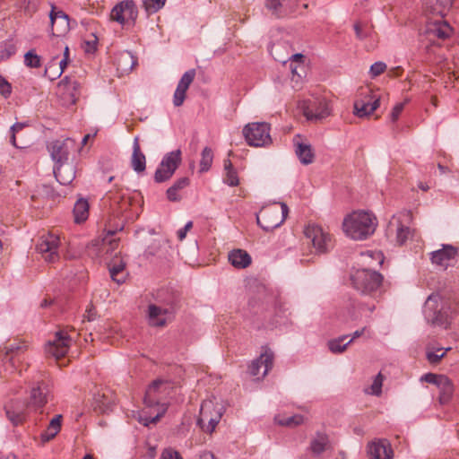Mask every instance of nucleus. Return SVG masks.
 Here are the masks:
<instances>
[{
    "label": "nucleus",
    "mask_w": 459,
    "mask_h": 459,
    "mask_svg": "<svg viewBox=\"0 0 459 459\" xmlns=\"http://www.w3.org/2000/svg\"><path fill=\"white\" fill-rule=\"evenodd\" d=\"M224 183L230 186H237L239 184L238 173L230 160H224Z\"/></svg>",
    "instance_id": "obj_42"
},
{
    "label": "nucleus",
    "mask_w": 459,
    "mask_h": 459,
    "mask_svg": "<svg viewBox=\"0 0 459 459\" xmlns=\"http://www.w3.org/2000/svg\"><path fill=\"white\" fill-rule=\"evenodd\" d=\"M288 213L289 208L286 204H273L260 210L256 215V221L264 230L272 231L284 222Z\"/></svg>",
    "instance_id": "obj_5"
},
{
    "label": "nucleus",
    "mask_w": 459,
    "mask_h": 459,
    "mask_svg": "<svg viewBox=\"0 0 459 459\" xmlns=\"http://www.w3.org/2000/svg\"><path fill=\"white\" fill-rule=\"evenodd\" d=\"M49 18L53 35L61 36L69 30V17L63 11L56 10L55 6H52Z\"/></svg>",
    "instance_id": "obj_26"
},
{
    "label": "nucleus",
    "mask_w": 459,
    "mask_h": 459,
    "mask_svg": "<svg viewBox=\"0 0 459 459\" xmlns=\"http://www.w3.org/2000/svg\"><path fill=\"white\" fill-rule=\"evenodd\" d=\"M0 48H4V50H1V54H0V56H1L2 58H4V57L8 58V57H10L12 55H13V54H14V52H15V48H14V46H13V45H12V44H8V45H7V44H4V46H2V47H0Z\"/></svg>",
    "instance_id": "obj_62"
},
{
    "label": "nucleus",
    "mask_w": 459,
    "mask_h": 459,
    "mask_svg": "<svg viewBox=\"0 0 459 459\" xmlns=\"http://www.w3.org/2000/svg\"><path fill=\"white\" fill-rule=\"evenodd\" d=\"M270 125L265 122L249 123L243 128V134L248 145L265 147L271 144Z\"/></svg>",
    "instance_id": "obj_9"
},
{
    "label": "nucleus",
    "mask_w": 459,
    "mask_h": 459,
    "mask_svg": "<svg viewBox=\"0 0 459 459\" xmlns=\"http://www.w3.org/2000/svg\"><path fill=\"white\" fill-rule=\"evenodd\" d=\"M433 264L446 268L452 260L458 255V248L452 245L443 244L438 250L429 254Z\"/></svg>",
    "instance_id": "obj_21"
},
{
    "label": "nucleus",
    "mask_w": 459,
    "mask_h": 459,
    "mask_svg": "<svg viewBox=\"0 0 459 459\" xmlns=\"http://www.w3.org/2000/svg\"><path fill=\"white\" fill-rule=\"evenodd\" d=\"M168 410V404H161V409L158 408L157 412L154 416H148L145 412L139 415V422L145 427H149L151 424H156L160 418L166 413Z\"/></svg>",
    "instance_id": "obj_41"
},
{
    "label": "nucleus",
    "mask_w": 459,
    "mask_h": 459,
    "mask_svg": "<svg viewBox=\"0 0 459 459\" xmlns=\"http://www.w3.org/2000/svg\"><path fill=\"white\" fill-rule=\"evenodd\" d=\"M411 217V212L404 211L394 215L388 223L386 235L389 238L394 237L396 243L399 245L404 244L411 235V229L404 224V222L410 221Z\"/></svg>",
    "instance_id": "obj_10"
},
{
    "label": "nucleus",
    "mask_w": 459,
    "mask_h": 459,
    "mask_svg": "<svg viewBox=\"0 0 459 459\" xmlns=\"http://www.w3.org/2000/svg\"><path fill=\"white\" fill-rule=\"evenodd\" d=\"M377 299V298L376 299H374L372 298V300L369 302H365V301L360 300V301H358L356 304H353L352 305L353 308H358V314H356L355 312H352L351 314V318L352 320H358L362 316H366L367 313L371 314L376 308L375 301Z\"/></svg>",
    "instance_id": "obj_40"
},
{
    "label": "nucleus",
    "mask_w": 459,
    "mask_h": 459,
    "mask_svg": "<svg viewBox=\"0 0 459 459\" xmlns=\"http://www.w3.org/2000/svg\"><path fill=\"white\" fill-rule=\"evenodd\" d=\"M51 398L49 380L46 373L37 372L30 383L28 406L32 410L42 409Z\"/></svg>",
    "instance_id": "obj_6"
},
{
    "label": "nucleus",
    "mask_w": 459,
    "mask_h": 459,
    "mask_svg": "<svg viewBox=\"0 0 459 459\" xmlns=\"http://www.w3.org/2000/svg\"><path fill=\"white\" fill-rule=\"evenodd\" d=\"M423 314L426 321L433 326L446 328L450 324V307L438 294H431L425 301Z\"/></svg>",
    "instance_id": "obj_3"
},
{
    "label": "nucleus",
    "mask_w": 459,
    "mask_h": 459,
    "mask_svg": "<svg viewBox=\"0 0 459 459\" xmlns=\"http://www.w3.org/2000/svg\"><path fill=\"white\" fill-rule=\"evenodd\" d=\"M229 260L236 268H246L251 264V256L242 249L231 251L229 254Z\"/></svg>",
    "instance_id": "obj_36"
},
{
    "label": "nucleus",
    "mask_w": 459,
    "mask_h": 459,
    "mask_svg": "<svg viewBox=\"0 0 459 459\" xmlns=\"http://www.w3.org/2000/svg\"><path fill=\"white\" fill-rule=\"evenodd\" d=\"M106 199L110 202V206L118 213L126 212L131 205V199L126 195L123 187L115 185L113 190L106 195Z\"/></svg>",
    "instance_id": "obj_18"
},
{
    "label": "nucleus",
    "mask_w": 459,
    "mask_h": 459,
    "mask_svg": "<svg viewBox=\"0 0 459 459\" xmlns=\"http://www.w3.org/2000/svg\"><path fill=\"white\" fill-rule=\"evenodd\" d=\"M181 155L180 150H175L164 155L154 174V180L157 183L165 182L174 175L181 163Z\"/></svg>",
    "instance_id": "obj_11"
},
{
    "label": "nucleus",
    "mask_w": 459,
    "mask_h": 459,
    "mask_svg": "<svg viewBox=\"0 0 459 459\" xmlns=\"http://www.w3.org/2000/svg\"><path fill=\"white\" fill-rule=\"evenodd\" d=\"M72 339L67 332L59 330L55 333L54 338L46 343L45 352L58 359L67 354Z\"/></svg>",
    "instance_id": "obj_14"
},
{
    "label": "nucleus",
    "mask_w": 459,
    "mask_h": 459,
    "mask_svg": "<svg viewBox=\"0 0 459 459\" xmlns=\"http://www.w3.org/2000/svg\"><path fill=\"white\" fill-rule=\"evenodd\" d=\"M386 69V65L384 62H376L370 67V75L375 78L383 74Z\"/></svg>",
    "instance_id": "obj_57"
},
{
    "label": "nucleus",
    "mask_w": 459,
    "mask_h": 459,
    "mask_svg": "<svg viewBox=\"0 0 459 459\" xmlns=\"http://www.w3.org/2000/svg\"><path fill=\"white\" fill-rule=\"evenodd\" d=\"M24 64L30 68L41 66V57L34 50H30L24 55Z\"/></svg>",
    "instance_id": "obj_49"
},
{
    "label": "nucleus",
    "mask_w": 459,
    "mask_h": 459,
    "mask_svg": "<svg viewBox=\"0 0 459 459\" xmlns=\"http://www.w3.org/2000/svg\"><path fill=\"white\" fill-rule=\"evenodd\" d=\"M58 432V429H51V427L48 426L47 429L40 435L42 443L50 441L57 435Z\"/></svg>",
    "instance_id": "obj_59"
},
{
    "label": "nucleus",
    "mask_w": 459,
    "mask_h": 459,
    "mask_svg": "<svg viewBox=\"0 0 459 459\" xmlns=\"http://www.w3.org/2000/svg\"><path fill=\"white\" fill-rule=\"evenodd\" d=\"M303 113L308 120H321L331 115V108L325 99H316L304 107Z\"/></svg>",
    "instance_id": "obj_17"
},
{
    "label": "nucleus",
    "mask_w": 459,
    "mask_h": 459,
    "mask_svg": "<svg viewBox=\"0 0 459 459\" xmlns=\"http://www.w3.org/2000/svg\"><path fill=\"white\" fill-rule=\"evenodd\" d=\"M332 444L329 436L323 431H317L311 437L309 442L308 450L315 456H319L323 453L331 450Z\"/></svg>",
    "instance_id": "obj_27"
},
{
    "label": "nucleus",
    "mask_w": 459,
    "mask_h": 459,
    "mask_svg": "<svg viewBox=\"0 0 459 459\" xmlns=\"http://www.w3.org/2000/svg\"><path fill=\"white\" fill-rule=\"evenodd\" d=\"M290 69L291 71V74H292V81L295 80V78L297 77L296 79V82H298L300 79H301V74H300V71H304V66L302 64H292V63H290Z\"/></svg>",
    "instance_id": "obj_61"
},
{
    "label": "nucleus",
    "mask_w": 459,
    "mask_h": 459,
    "mask_svg": "<svg viewBox=\"0 0 459 459\" xmlns=\"http://www.w3.org/2000/svg\"><path fill=\"white\" fill-rule=\"evenodd\" d=\"M222 413L223 408L221 404L215 403L212 400H205L201 404L197 424L204 431L212 433L219 423Z\"/></svg>",
    "instance_id": "obj_7"
},
{
    "label": "nucleus",
    "mask_w": 459,
    "mask_h": 459,
    "mask_svg": "<svg viewBox=\"0 0 459 459\" xmlns=\"http://www.w3.org/2000/svg\"><path fill=\"white\" fill-rule=\"evenodd\" d=\"M114 232L108 231L102 239V249L108 254L115 251L118 247V241L113 238Z\"/></svg>",
    "instance_id": "obj_48"
},
{
    "label": "nucleus",
    "mask_w": 459,
    "mask_h": 459,
    "mask_svg": "<svg viewBox=\"0 0 459 459\" xmlns=\"http://www.w3.org/2000/svg\"><path fill=\"white\" fill-rule=\"evenodd\" d=\"M273 352L270 349L264 348L260 357L253 360L252 363L250 364L249 374L253 377H257V378H259L260 369L261 368H264V371L261 375L262 377H264L273 368Z\"/></svg>",
    "instance_id": "obj_20"
},
{
    "label": "nucleus",
    "mask_w": 459,
    "mask_h": 459,
    "mask_svg": "<svg viewBox=\"0 0 459 459\" xmlns=\"http://www.w3.org/2000/svg\"><path fill=\"white\" fill-rule=\"evenodd\" d=\"M173 317L170 306L161 301L150 303L146 310L148 324L154 327H164Z\"/></svg>",
    "instance_id": "obj_12"
},
{
    "label": "nucleus",
    "mask_w": 459,
    "mask_h": 459,
    "mask_svg": "<svg viewBox=\"0 0 459 459\" xmlns=\"http://www.w3.org/2000/svg\"><path fill=\"white\" fill-rule=\"evenodd\" d=\"M354 30L357 38L359 39H363L370 35L372 29L367 23L356 22L354 24Z\"/></svg>",
    "instance_id": "obj_52"
},
{
    "label": "nucleus",
    "mask_w": 459,
    "mask_h": 459,
    "mask_svg": "<svg viewBox=\"0 0 459 459\" xmlns=\"http://www.w3.org/2000/svg\"><path fill=\"white\" fill-rule=\"evenodd\" d=\"M361 257L363 259L364 264H368L369 266H373L368 260L376 259L377 260V264H381L383 263V255L380 252L374 251H366L361 253Z\"/></svg>",
    "instance_id": "obj_54"
},
{
    "label": "nucleus",
    "mask_w": 459,
    "mask_h": 459,
    "mask_svg": "<svg viewBox=\"0 0 459 459\" xmlns=\"http://www.w3.org/2000/svg\"><path fill=\"white\" fill-rule=\"evenodd\" d=\"M379 107V99L368 96V100H358L354 102V114L359 117H368Z\"/></svg>",
    "instance_id": "obj_32"
},
{
    "label": "nucleus",
    "mask_w": 459,
    "mask_h": 459,
    "mask_svg": "<svg viewBox=\"0 0 459 459\" xmlns=\"http://www.w3.org/2000/svg\"><path fill=\"white\" fill-rule=\"evenodd\" d=\"M213 160V152L210 147H205L201 153L200 169L201 173L206 172L212 167Z\"/></svg>",
    "instance_id": "obj_47"
},
{
    "label": "nucleus",
    "mask_w": 459,
    "mask_h": 459,
    "mask_svg": "<svg viewBox=\"0 0 459 459\" xmlns=\"http://www.w3.org/2000/svg\"><path fill=\"white\" fill-rule=\"evenodd\" d=\"M301 136L294 138L295 152L299 161L304 165L311 164L315 159V152L309 143L299 142Z\"/></svg>",
    "instance_id": "obj_29"
},
{
    "label": "nucleus",
    "mask_w": 459,
    "mask_h": 459,
    "mask_svg": "<svg viewBox=\"0 0 459 459\" xmlns=\"http://www.w3.org/2000/svg\"><path fill=\"white\" fill-rule=\"evenodd\" d=\"M444 377H445V375H437V374H434V373H427V374H424L420 377V381L435 385L437 387L438 385H439V382L442 379H444Z\"/></svg>",
    "instance_id": "obj_55"
},
{
    "label": "nucleus",
    "mask_w": 459,
    "mask_h": 459,
    "mask_svg": "<svg viewBox=\"0 0 459 459\" xmlns=\"http://www.w3.org/2000/svg\"><path fill=\"white\" fill-rule=\"evenodd\" d=\"M178 385L166 379H156L147 388L144 396V403L148 407L157 406L161 409V404L169 403L167 399L173 397Z\"/></svg>",
    "instance_id": "obj_4"
},
{
    "label": "nucleus",
    "mask_w": 459,
    "mask_h": 459,
    "mask_svg": "<svg viewBox=\"0 0 459 459\" xmlns=\"http://www.w3.org/2000/svg\"><path fill=\"white\" fill-rule=\"evenodd\" d=\"M377 218L368 212H354L344 219L343 230L348 237L355 240L366 239L377 228Z\"/></svg>",
    "instance_id": "obj_1"
},
{
    "label": "nucleus",
    "mask_w": 459,
    "mask_h": 459,
    "mask_svg": "<svg viewBox=\"0 0 459 459\" xmlns=\"http://www.w3.org/2000/svg\"><path fill=\"white\" fill-rule=\"evenodd\" d=\"M68 61L66 58L57 60L56 57L53 58L45 68V76L48 77L51 81L58 78L64 73Z\"/></svg>",
    "instance_id": "obj_35"
},
{
    "label": "nucleus",
    "mask_w": 459,
    "mask_h": 459,
    "mask_svg": "<svg viewBox=\"0 0 459 459\" xmlns=\"http://www.w3.org/2000/svg\"><path fill=\"white\" fill-rule=\"evenodd\" d=\"M439 390V402L442 404L449 403V401L452 399L454 394V385L452 381L446 377H444V379H442L439 382V385L437 386Z\"/></svg>",
    "instance_id": "obj_37"
},
{
    "label": "nucleus",
    "mask_w": 459,
    "mask_h": 459,
    "mask_svg": "<svg viewBox=\"0 0 459 459\" xmlns=\"http://www.w3.org/2000/svg\"><path fill=\"white\" fill-rule=\"evenodd\" d=\"M131 166L134 171L140 173L143 172L146 168L145 155L142 152L139 144V137L136 136L133 143V154L131 159Z\"/></svg>",
    "instance_id": "obj_33"
},
{
    "label": "nucleus",
    "mask_w": 459,
    "mask_h": 459,
    "mask_svg": "<svg viewBox=\"0 0 459 459\" xmlns=\"http://www.w3.org/2000/svg\"><path fill=\"white\" fill-rule=\"evenodd\" d=\"M432 12L434 14L444 18L453 5V0H432Z\"/></svg>",
    "instance_id": "obj_46"
},
{
    "label": "nucleus",
    "mask_w": 459,
    "mask_h": 459,
    "mask_svg": "<svg viewBox=\"0 0 459 459\" xmlns=\"http://www.w3.org/2000/svg\"><path fill=\"white\" fill-rule=\"evenodd\" d=\"M54 174L61 185L66 186L75 178V169L73 164L63 162L54 168Z\"/></svg>",
    "instance_id": "obj_31"
},
{
    "label": "nucleus",
    "mask_w": 459,
    "mask_h": 459,
    "mask_svg": "<svg viewBox=\"0 0 459 459\" xmlns=\"http://www.w3.org/2000/svg\"><path fill=\"white\" fill-rule=\"evenodd\" d=\"M304 234L311 242L316 254L328 253L333 247L332 235L317 224H307L304 230Z\"/></svg>",
    "instance_id": "obj_8"
},
{
    "label": "nucleus",
    "mask_w": 459,
    "mask_h": 459,
    "mask_svg": "<svg viewBox=\"0 0 459 459\" xmlns=\"http://www.w3.org/2000/svg\"><path fill=\"white\" fill-rule=\"evenodd\" d=\"M450 350V348H447L445 351H443V349H437L434 351H429L427 353V358L430 363H437L446 354V351Z\"/></svg>",
    "instance_id": "obj_56"
},
{
    "label": "nucleus",
    "mask_w": 459,
    "mask_h": 459,
    "mask_svg": "<svg viewBox=\"0 0 459 459\" xmlns=\"http://www.w3.org/2000/svg\"><path fill=\"white\" fill-rule=\"evenodd\" d=\"M8 420L14 425L18 426L25 420L26 410L31 409L28 406V403L22 400H13L7 403L4 407Z\"/></svg>",
    "instance_id": "obj_23"
},
{
    "label": "nucleus",
    "mask_w": 459,
    "mask_h": 459,
    "mask_svg": "<svg viewBox=\"0 0 459 459\" xmlns=\"http://www.w3.org/2000/svg\"><path fill=\"white\" fill-rule=\"evenodd\" d=\"M369 459H393L394 451L387 439H376L368 445Z\"/></svg>",
    "instance_id": "obj_22"
},
{
    "label": "nucleus",
    "mask_w": 459,
    "mask_h": 459,
    "mask_svg": "<svg viewBox=\"0 0 459 459\" xmlns=\"http://www.w3.org/2000/svg\"><path fill=\"white\" fill-rule=\"evenodd\" d=\"M74 146L73 140L67 138L65 140H56L48 145L51 158L56 164L66 162L70 150Z\"/></svg>",
    "instance_id": "obj_19"
},
{
    "label": "nucleus",
    "mask_w": 459,
    "mask_h": 459,
    "mask_svg": "<svg viewBox=\"0 0 459 459\" xmlns=\"http://www.w3.org/2000/svg\"><path fill=\"white\" fill-rule=\"evenodd\" d=\"M160 459H183V457L178 451L172 448H167L162 451Z\"/></svg>",
    "instance_id": "obj_60"
},
{
    "label": "nucleus",
    "mask_w": 459,
    "mask_h": 459,
    "mask_svg": "<svg viewBox=\"0 0 459 459\" xmlns=\"http://www.w3.org/2000/svg\"><path fill=\"white\" fill-rule=\"evenodd\" d=\"M28 350V345L24 341H17L9 345H6L4 348V356L3 361L5 366H9L11 368V372L16 369V360L19 359V356Z\"/></svg>",
    "instance_id": "obj_24"
},
{
    "label": "nucleus",
    "mask_w": 459,
    "mask_h": 459,
    "mask_svg": "<svg viewBox=\"0 0 459 459\" xmlns=\"http://www.w3.org/2000/svg\"><path fill=\"white\" fill-rule=\"evenodd\" d=\"M25 126H27L26 123H15L11 126L10 143L16 148H25V145H20L16 142V134H19Z\"/></svg>",
    "instance_id": "obj_51"
},
{
    "label": "nucleus",
    "mask_w": 459,
    "mask_h": 459,
    "mask_svg": "<svg viewBox=\"0 0 459 459\" xmlns=\"http://www.w3.org/2000/svg\"><path fill=\"white\" fill-rule=\"evenodd\" d=\"M349 338V335H343L337 339H333L328 342V348L333 353H342L343 352L349 344L352 342V339H349L345 343H343L344 341H346Z\"/></svg>",
    "instance_id": "obj_44"
},
{
    "label": "nucleus",
    "mask_w": 459,
    "mask_h": 459,
    "mask_svg": "<svg viewBox=\"0 0 459 459\" xmlns=\"http://www.w3.org/2000/svg\"><path fill=\"white\" fill-rule=\"evenodd\" d=\"M189 185V178L183 177L174 182V184L168 188L166 195L167 198L170 202H178L181 200V196L178 192Z\"/></svg>",
    "instance_id": "obj_38"
},
{
    "label": "nucleus",
    "mask_w": 459,
    "mask_h": 459,
    "mask_svg": "<svg viewBox=\"0 0 459 459\" xmlns=\"http://www.w3.org/2000/svg\"><path fill=\"white\" fill-rule=\"evenodd\" d=\"M166 0H143V6L148 13H154L161 9Z\"/></svg>",
    "instance_id": "obj_50"
},
{
    "label": "nucleus",
    "mask_w": 459,
    "mask_h": 459,
    "mask_svg": "<svg viewBox=\"0 0 459 459\" xmlns=\"http://www.w3.org/2000/svg\"><path fill=\"white\" fill-rule=\"evenodd\" d=\"M195 74V70L190 69L182 75L173 95V104L175 107H180L183 105L186 100V91L194 82Z\"/></svg>",
    "instance_id": "obj_25"
},
{
    "label": "nucleus",
    "mask_w": 459,
    "mask_h": 459,
    "mask_svg": "<svg viewBox=\"0 0 459 459\" xmlns=\"http://www.w3.org/2000/svg\"><path fill=\"white\" fill-rule=\"evenodd\" d=\"M12 92V86L11 84L3 77L0 75V93L7 99Z\"/></svg>",
    "instance_id": "obj_58"
},
{
    "label": "nucleus",
    "mask_w": 459,
    "mask_h": 459,
    "mask_svg": "<svg viewBox=\"0 0 459 459\" xmlns=\"http://www.w3.org/2000/svg\"><path fill=\"white\" fill-rule=\"evenodd\" d=\"M193 227V222L192 221H188L185 226L184 228L180 229L178 230V238L179 240H183L186 236V233L188 230H190V229Z\"/></svg>",
    "instance_id": "obj_64"
},
{
    "label": "nucleus",
    "mask_w": 459,
    "mask_h": 459,
    "mask_svg": "<svg viewBox=\"0 0 459 459\" xmlns=\"http://www.w3.org/2000/svg\"><path fill=\"white\" fill-rule=\"evenodd\" d=\"M59 237L54 233L42 235L37 244V250L48 263H55L59 259Z\"/></svg>",
    "instance_id": "obj_15"
},
{
    "label": "nucleus",
    "mask_w": 459,
    "mask_h": 459,
    "mask_svg": "<svg viewBox=\"0 0 459 459\" xmlns=\"http://www.w3.org/2000/svg\"><path fill=\"white\" fill-rule=\"evenodd\" d=\"M275 421L281 426L293 428L301 425L304 422V417L300 414L278 416L275 418Z\"/></svg>",
    "instance_id": "obj_45"
},
{
    "label": "nucleus",
    "mask_w": 459,
    "mask_h": 459,
    "mask_svg": "<svg viewBox=\"0 0 459 459\" xmlns=\"http://www.w3.org/2000/svg\"><path fill=\"white\" fill-rule=\"evenodd\" d=\"M298 0H267L266 6L278 17H283L295 12Z\"/></svg>",
    "instance_id": "obj_28"
},
{
    "label": "nucleus",
    "mask_w": 459,
    "mask_h": 459,
    "mask_svg": "<svg viewBox=\"0 0 459 459\" xmlns=\"http://www.w3.org/2000/svg\"><path fill=\"white\" fill-rule=\"evenodd\" d=\"M125 263L121 259H116L109 264V273L112 280L117 283H122L125 281L124 276L120 273L125 269Z\"/></svg>",
    "instance_id": "obj_43"
},
{
    "label": "nucleus",
    "mask_w": 459,
    "mask_h": 459,
    "mask_svg": "<svg viewBox=\"0 0 459 459\" xmlns=\"http://www.w3.org/2000/svg\"><path fill=\"white\" fill-rule=\"evenodd\" d=\"M427 32L440 39H446L451 35L452 28L448 22L439 17V19L432 20L428 23Z\"/></svg>",
    "instance_id": "obj_30"
},
{
    "label": "nucleus",
    "mask_w": 459,
    "mask_h": 459,
    "mask_svg": "<svg viewBox=\"0 0 459 459\" xmlns=\"http://www.w3.org/2000/svg\"><path fill=\"white\" fill-rule=\"evenodd\" d=\"M57 91L65 104H75L80 95V83L65 76L57 84Z\"/></svg>",
    "instance_id": "obj_16"
},
{
    "label": "nucleus",
    "mask_w": 459,
    "mask_h": 459,
    "mask_svg": "<svg viewBox=\"0 0 459 459\" xmlns=\"http://www.w3.org/2000/svg\"><path fill=\"white\" fill-rule=\"evenodd\" d=\"M111 398L107 390H98L93 394L92 407L93 410L104 413L110 409Z\"/></svg>",
    "instance_id": "obj_34"
},
{
    "label": "nucleus",
    "mask_w": 459,
    "mask_h": 459,
    "mask_svg": "<svg viewBox=\"0 0 459 459\" xmlns=\"http://www.w3.org/2000/svg\"><path fill=\"white\" fill-rule=\"evenodd\" d=\"M351 281L362 295L374 299L380 296L383 276L374 269H357L351 273Z\"/></svg>",
    "instance_id": "obj_2"
},
{
    "label": "nucleus",
    "mask_w": 459,
    "mask_h": 459,
    "mask_svg": "<svg viewBox=\"0 0 459 459\" xmlns=\"http://www.w3.org/2000/svg\"><path fill=\"white\" fill-rule=\"evenodd\" d=\"M136 4L132 0L122 1L116 4L110 13V18L121 25L134 24L137 19Z\"/></svg>",
    "instance_id": "obj_13"
},
{
    "label": "nucleus",
    "mask_w": 459,
    "mask_h": 459,
    "mask_svg": "<svg viewBox=\"0 0 459 459\" xmlns=\"http://www.w3.org/2000/svg\"><path fill=\"white\" fill-rule=\"evenodd\" d=\"M74 221L81 223L85 221L89 216V203L84 198H80L76 201L74 207Z\"/></svg>",
    "instance_id": "obj_39"
},
{
    "label": "nucleus",
    "mask_w": 459,
    "mask_h": 459,
    "mask_svg": "<svg viewBox=\"0 0 459 459\" xmlns=\"http://www.w3.org/2000/svg\"><path fill=\"white\" fill-rule=\"evenodd\" d=\"M383 381H384L383 375L381 373H378L375 377L373 383L369 387V390H367V392L370 394L379 395L382 392Z\"/></svg>",
    "instance_id": "obj_53"
},
{
    "label": "nucleus",
    "mask_w": 459,
    "mask_h": 459,
    "mask_svg": "<svg viewBox=\"0 0 459 459\" xmlns=\"http://www.w3.org/2000/svg\"><path fill=\"white\" fill-rule=\"evenodd\" d=\"M403 108H404V103H402V102L397 103L394 107V108H393V110L391 112V115H390L391 116V119H392L393 122H395L398 119L400 114L403 110Z\"/></svg>",
    "instance_id": "obj_63"
}]
</instances>
